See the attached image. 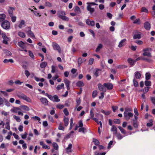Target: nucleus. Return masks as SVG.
I'll return each instance as SVG.
<instances>
[{
  "label": "nucleus",
  "mask_w": 155,
  "mask_h": 155,
  "mask_svg": "<svg viewBox=\"0 0 155 155\" xmlns=\"http://www.w3.org/2000/svg\"><path fill=\"white\" fill-rule=\"evenodd\" d=\"M102 47L103 45L101 44H99L95 50L97 52L99 51L100 49L102 48Z\"/></svg>",
  "instance_id": "obj_33"
},
{
  "label": "nucleus",
  "mask_w": 155,
  "mask_h": 155,
  "mask_svg": "<svg viewBox=\"0 0 155 155\" xmlns=\"http://www.w3.org/2000/svg\"><path fill=\"white\" fill-rule=\"evenodd\" d=\"M141 12L147 13L148 12V10L146 8L143 7L142 8Z\"/></svg>",
  "instance_id": "obj_62"
},
{
  "label": "nucleus",
  "mask_w": 155,
  "mask_h": 155,
  "mask_svg": "<svg viewBox=\"0 0 155 155\" xmlns=\"http://www.w3.org/2000/svg\"><path fill=\"white\" fill-rule=\"evenodd\" d=\"M4 100V102L5 103V105L8 107L10 106V104L8 101L5 98Z\"/></svg>",
  "instance_id": "obj_53"
},
{
  "label": "nucleus",
  "mask_w": 155,
  "mask_h": 155,
  "mask_svg": "<svg viewBox=\"0 0 155 155\" xmlns=\"http://www.w3.org/2000/svg\"><path fill=\"white\" fill-rule=\"evenodd\" d=\"M144 27L147 30H149L151 28L149 22L147 21L144 24Z\"/></svg>",
  "instance_id": "obj_13"
},
{
  "label": "nucleus",
  "mask_w": 155,
  "mask_h": 155,
  "mask_svg": "<svg viewBox=\"0 0 155 155\" xmlns=\"http://www.w3.org/2000/svg\"><path fill=\"white\" fill-rule=\"evenodd\" d=\"M27 33L28 35L31 38H33L35 37L34 34L33 32L30 29V30L27 32Z\"/></svg>",
  "instance_id": "obj_22"
},
{
  "label": "nucleus",
  "mask_w": 155,
  "mask_h": 155,
  "mask_svg": "<svg viewBox=\"0 0 155 155\" xmlns=\"http://www.w3.org/2000/svg\"><path fill=\"white\" fill-rule=\"evenodd\" d=\"M6 15L4 14H0V22L4 21Z\"/></svg>",
  "instance_id": "obj_23"
},
{
  "label": "nucleus",
  "mask_w": 155,
  "mask_h": 155,
  "mask_svg": "<svg viewBox=\"0 0 155 155\" xmlns=\"http://www.w3.org/2000/svg\"><path fill=\"white\" fill-rule=\"evenodd\" d=\"M1 25L3 29L7 30L10 28V24L8 21L5 20L2 22Z\"/></svg>",
  "instance_id": "obj_3"
},
{
  "label": "nucleus",
  "mask_w": 155,
  "mask_h": 155,
  "mask_svg": "<svg viewBox=\"0 0 155 155\" xmlns=\"http://www.w3.org/2000/svg\"><path fill=\"white\" fill-rule=\"evenodd\" d=\"M40 100L42 104L45 105H48V101L46 98L42 97L40 99Z\"/></svg>",
  "instance_id": "obj_8"
},
{
  "label": "nucleus",
  "mask_w": 155,
  "mask_h": 155,
  "mask_svg": "<svg viewBox=\"0 0 155 155\" xmlns=\"http://www.w3.org/2000/svg\"><path fill=\"white\" fill-rule=\"evenodd\" d=\"M39 143L42 146V148L43 149H50V147L45 144L43 141H40Z\"/></svg>",
  "instance_id": "obj_15"
},
{
  "label": "nucleus",
  "mask_w": 155,
  "mask_h": 155,
  "mask_svg": "<svg viewBox=\"0 0 155 155\" xmlns=\"http://www.w3.org/2000/svg\"><path fill=\"white\" fill-rule=\"evenodd\" d=\"M118 127L120 130L121 133L122 134L125 135V136H127L128 135V134H127L124 128H123L122 127L120 126H119Z\"/></svg>",
  "instance_id": "obj_18"
},
{
  "label": "nucleus",
  "mask_w": 155,
  "mask_h": 155,
  "mask_svg": "<svg viewBox=\"0 0 155 155\" xmlns=\"http://www.w3.org/2000/svg\"><path fill=\"white\" fill-rule=\"evenodd\" d=\"M18 45L22 49H24L25 47V43L22 41L18 42Z\"/></svg>",
  "instance_id": "obj_19"
},
{
  "label": "nucleus",
  "mask_w": 155,
  "mask_h": 155,
  "mask_svg": "<svg viewBox=\"0 0 155 155\" xmlns=\"http://www.w3.org/2000/svg\"><path fill=\"white\" fill-rule=\"evenodd\" d=\"M99 90L105 92L106 91V88L104 87V84L102 85L101 84H99L97 85Z\"/></svg>",
  "instance_id": "obj_11"
},
{
  "label": "nucleus",
  "mask_w": 155,
  "mask_h": 155,
  "mask_svg": "<svg viewBox=\"0 0 155 155\" xmlns=\"http://www.w3.org/2000/svg\"><path fill=\"white\" fill-rule=\"evenodd\" d=\"M64 82L66 86L70 85V81L68 80L67 78H65L64 79Z\"/></svg>",
  "instance_id": "obj_41"
},
{
  "label": "nucleus",
  "mask_w": 155,
  "mask_h": 155,
  "mask_svg": "<svg viewBox=\"0 0 155 155\" xmlns=\"http://www.w3.org/2000/svg\"><path fill=\"white\" fill-rule=\"evenodd\" d=\"M52 46L54 50H57L59 53L61 52V49L59 45L55 42H53Z\"/></svg>",
  "instance_id": "obj_7"
},
{
  "label": "nucleus",
  "mask_w": 155,
  "mask_h": 155,
  "mask_svg": "<svg viewBox=\"0 0 155 155\" xmlns=\"http://www.w3.org/2000/svg\"><path fill=\"white\" fill-rule=\"evenodd\" d=\"M149 122L147 124V126L148 127H151L153 125V120L150 119L149 120Z\"/></svg>",
  "instance_id": "obj_39"
},
{
  "label": "nucleus",
  "mask_w": 155,
  "mask_h": 155,
  "mask_svg": "<svg viewBox=\"0 0 155 155\" xmlns=\"http://www.w3.org/2000/svg\"><path fill=\"white\" fill-rule=\"evenodd\" d=\"M141 33L137 31H134L133 34V38L134 39H140L141 38Z\"/></svg>",
  "instance_id": "obj_5"
},
{
  "label": "nucleus",
  "mask_w": 155,
  "mask_h": 155,
  "mask_svg": "<svg viewBox=\"0 0 155 155\" xmlns=\"http://www.w3.org/2000/svg\"><path fill=\"white\" fill-rule=\"evenodd\" d=\"M134 85L135 87H137L138 86V84L137 81L134 78L133 80Z\"/></svg>",
  "instance_id": "obj_47"
},
{
  "label": "nucleus",
  "mask_w": 155,
  "mask_h": 155,
  "mask_svg": "<svg viewBox=\"0 0 155 155\" xmlns=\"http://www.w3.org/2000/svg\"><path fill=\"white\" fill-rule=\"evenodd\" d=\"M45 95L48 97L51 100L54 102H58L60 101V99L58 98V96L56 95H55L53 96H52V95H49L48 94L46 93H45Z\"/></svg>",
  "instance_id": "obj_1"
},
{
  "label": "nucleus",
  "mask_w": 155,
  "mask_h": 155,
  "mask_svg": "<svg viewBox=\"0 0 155 155\" xmlns=\"http://www.w3.org/2000/svg\"><path fill=\"white\" fill-rule=\"evenodd\" d=\"M47 63L46 61L42 62L40 64V67L41 68H45L47 65Z\"/></svg>",
  "instance_id": "obj_24"
},
{
  "label": "nucleus",
  "mask_w": 155,
  "mask_h": 155,
  "mask_svg": "<svg viewBox=\"0 0 155 155\" xmlns=\"http://www.w3.org/2000/svg\"><path fill=\"white\" fill-rule=\"evenodd\" d=\"M86 130V128L83 127H81L78 130V131L80 132L84 133V130Z\"/></svg>",
  "instance_id": "obj_52"
},
{
  "label": "nucleus",
  "mask_w": 155,
  "mask_h": 155,
  "mask_svg": "<svg viewBox=\"0 0 155 155\" xmlns=\"http://www.w3.org/2000/svg\"><path fill=\"white\" fill-rule=\"evenodd\" d=\"M5 128L8 130L10 129V126L9 125V123L8 122H7L5 124Z\"/></svg>",
  "instance_id": "obj_56"
},
{
  "label": "nucleus",
  "mask_w": 155,
  "mask_h": 155,
  "mask_svg": "<svg viewBox=\"0 0 155 155\" xmlns=\"http://www.w3.org/2000/svg\"><path fill=\"white\" fill-rule=\"evenodd\" d=\"M97 94V92L96 90L94 91L92 93V97L95 98Z\"/></svg>",
  "instance_id": "obj_54"
},
{
  "label": "nucleus",
  "mask_w": 155,
  "mask_h": 155,
  "mask_svg": "<svg viewBox=\"0 0 155 155\" xmlns=\"http://www.w3.org/2000/svg\"><path fill=\"white\" fill-rule=\"evenodd\" d=\"M111 130L112 131H114V134H117V128L114 125H112V127H111Z\"/></svg>",
  "instance_id": "obj_27"
},
{
  "label": "nucleus",
  "mask_w": 155,
  "mask_h": 155,
  "mask_svg": "<svg viewBox=\"0 0 155 155\" xmlns=\"http://www.w3.org/2000/svg\"><path fill=\"white\" fill-rule=\"evenodd\" d=\"M76 84V85L78 87H83L84 85V82L82 81H78Z\"/></svg>",
  "instance_id": "obj_21"
},
{
  "label": "nucleus",
  "mask_w": 155,
  "mask_h": 155,
  "mask_svg": "<svg viewBox=\"0 0 155 155\" xmlns=\"http://www.w3.org/2000/svg\"><path fill=\"white\" fill-rule=\"evenodd\" d=\"M64 15H60V18L62 20L65 21H68L69 20V18L68 17Z\"/></svg>",
  "instance_id": "obj_30"
},
{
  "label": "nucleus",
  "mask_w": 155,
  "mask_h": 155,
  "mask_svg": "<svg viewBox=\"0 0 155 155\" xmlns=\"http://www.w3.org/2000/svg\"><path fill=\"white\" fill-rule=\"evenodd\" d=\"M151 77V75L150 74L148 73H147L146 74V77L145 79L147 80H149Z\"/></svg>",
  "instance_id": "obj_42"
},
{
  "label": "nucleus",
  "mask_w": 155,
  "mask_h": 155,
  "mask_svg": "<svg viewBox=\"0 0 155 155\" xmlns=\"http://www.w3.org/2000/svg\"><path fill=\"white\" fill-rule=\"evenodd\" d=\"M21 109L26 110L29 111L30 110L28 107L26 105H22L20 106Z\"/></svg>",
  "instance_id": "obj_25"
},
{
  "label": "nucleus",
  "mask_w": 155,
  "mask_h": 155,
  "mask_svg": "<svg viewBox=\"0 0 155 155\" xmlns=\"http://www.w3.org/2000/svg\"><path fill=\"white\" fill-rule=\"evenodd\" d=\"M25 22L24 20H21V21L18 25V27L19 28H21L22 27H25Z\"/></svg>",
  "instance_id": "obj_17"
},
{
  "label": "nucleus",
  "mask_w": 155,
  "mask_h": 155,
  "mask_svg": "<svg viewBox=\"0 0 155 155\" xmlns=\"http://www.w3.org/2000/svg\"><path fill=\"white\" fill-rule=\"evenodd\" d=\"M133 125L135 128H138V123L137 121H136V120H133Z\"/></svg>",
  "instance_id": "obj_29"
},
{
  "label": "nucleus",
  "mask_w": 155,
  "mask_h": 155,
  "mask_svg": "<svg viewBox=\"0 0 155 155\" xmlns=\"http://www.w3.org/2000/svg\"><path fill=\"white\" fill-rule=\"evenodd\" d=\"M125 136H124L123 137L122 135L120 134H117V137L119 140H121V139L123 137H125Z\"/></svg>",
  "instance_id": "obj_60"
},
{
  "label": "nucleus",
  "mask_w": 155,
  "mask_h": 155,
  "mask_svg": "<svg viewBox=\"0 0 155 155\" xmlns=\"http://www.w3.org/2000/svg\"><path fill=\"white\" fill-rule=\"evenodd\" d=\"M52 146L55 150H58V146L57 143L55 142L53 143Z\"/></svg>",
  "instance_id": "obj_36"
},
{
  "label": "nucleus",
  "mask_w": 155,
  "mask_h": 155,
  "mask_svg": "<svg viewBox=\"0 0 155 155\" xmlns=\"http://www.w3.org/2000/svg\"><path fill=\"white\" fill-rule=\"evenodd\" d=\"M64 84L63 83H62L61 85H58L56 87V89L58 90H59L61 89L62 88L64 87Z\"/></svg>",
  "instance_id": "obj_40"
},
{
  "label": "nucleus",
  "mask_w": 155,
  "mask_h": 155,
  "mask_svg": "<svg viewBox=\"0 0 155 155\" xmlns=\"http://www.w3.org/2000/svg\"><path fill=\"white\" fill-rule=\"evenodd\" d=\"M64 107V105L61 104H58L56 106L57 108L60 109H62Z\"/></svg>",
  "instance_id": "obj_44"
},
{
  "label": "nucleus",
  "mask_w": 155,
  "mask_h": 155,
  "mask_svg": "<svg viewBox=\"0 0 155 155\" xmlns=\"http://www.w3.org/2000/svg\"><path fill=\"white\" fill-rule=\"evenodd\" d=\"M72 147V145L71 143H69L68 147L66 149V152L69 153H70L72 152L71 148Z\"/></svg>",
  "instance_id": "obj_14"
},
{
  "label": "nucleus",
  "mask_w": 155,
  "mask_h": 155,
  "mask_svg": "<svg viewBox=\"0 0 155 155\" xmlns=\"http://www.w3.org/2000/svg\"><path fill=\"white\" fill-rule=\"evenodd\" d=\"M28 135V134L27 132H25L24 134H21V136L22 138L23 139H25Z\"/></svg>",
  "instance_id": "obj_59"
},
{
  "label": "nucleus",
  "mask_w": 155,
  "mask_h": 155,
  "mask_svg": "<svg viewBox=\"0 0 155 155\" xmlns=\"http://www.w3.org/2000/svg\"><path fill=\"white\" fill-rule=\"evenodd\" d=\"M129 63L130 65H133L135 62V60L132 59L131 58H129L127 60Z\"/></svg>",
  "instance_id": "obj_26"
},
{
  "label": "nucleus",
  "mask_w": 155,
  "mask_h": 155,
  "mask_svg": "<svg viewBox=\"0 0 155 155\" xmlns=\"http://www.w3.org/2000/svg\"><path fill=\"white\" fill-rule=\"evenodd\" d=\"M133 114L131 112H127L124 111V117L125 119L127 120H128L130 118L133 117Z\"/></svg>",
  "instance_id": "obj_6"
},
{
  "label": "nucleus",
  "mask_w": 155,
  "mask_h": 155,
  "mask_svg": "<svg viewBox=\"0 0 155 155\" xmlns=\"http://www.w3.org/2000/svg\"><path fill=\"white\" fill-rule=\"evenodd\" d=\"M93 142L94 144L96 146L99 145L100 143L99 141L98 140L95 138L93 139Z\"/></svg>",
  "instance_id": "obj_32"
},
{
  "label": "nucleus",
  "mask_w": 155,
  "mask_h": 155,
  "mask_svg": "<svg viewBox=\"0 0 155 155\" xmlns=\"http://www.w3.org/2000/svg\"><path fill=\"white\" fill-rule=\"evenodd\" d=\"M145 84L147 86H150L151 85V82L150 81L146 80L145 82Z\"/></svg>",
  "instance_id": "obj_35"
},
{
  "label": "nucleus",
  "mask_w": 155,
  "mask_h": 155,
  "mask_svg": "<svg viewBox=\"0 0 155 155\" xmlns=\"http://www.w3.org/2000/svg\"><path fill=\"white\" fill-rule=\"evenodd\" d=\"M106 152L99 153L97 152H95V155H105L106 154Z\"/></svg>",
  "instance_id": "obj_63"
},
{
  "label": "nucleus",
  "mask_w": 155,
  "mask_h": 155,
  "mask_svg": "<svg viewBox=\"0 0 155 155\" xmlns=\"http://www.w3.org/2000/svg\"><path fill=\"white\" fill-rule=\"evenodd\" d=\"M58 129L59 130H62L64 131V128L63 126L61 125V124H59V127H58Z\"/></svg>",
  "instance_id": "obj_61"
},
{
  "label": "nucleus",
  "mask_w": 155,
  "mask_h": 155,
  "mask_svg": "<svg viewBox=\"0 0 155 155\" xmlns=\"http://www.w3.org/2000/svg\"><path fill=\"white\" fill-rule=\"evenodd\" d=\"M58 16L60 18V15H65V13L63 11H59L58 12Z\"/></svg>",
  "instance_id": "obj_38"
},
{
  "label": "nucleus",
  "mask_w": 155,
  "mask_h": 155,
  "mask_svg": "<svg viewBox=\"0 0 155 155\" xmlns=\"http://www.w3.org/2000/svg\"><path fill=\"white\" fill-rule=\"evenodd\" d=\"M4 52L6 55L8 56H10L12 54L11 52L8 50H5L4 51Z\"/></svg>",
  "instance_id": "obj_55"
},
{
  "label": "nucleus",
  "mask_w": 155,
  "mask_h": 155,
  "mask_svg": "<svg viewBox=\"0 0 155 155\" xmlns=\"http://www.w3.org/2000/svg\"><path fill=\"white\" fill-rule=\"evenodd\" d=\"M21 108L19 107H14L13 108V111L15 113H18V110H20Z\"/></svg>",
  "instance_id": "obj_49"
},
{
  "label": "nucleus",
  "mask_w": 155,
  "mask_h": 155,
  "mask_svg": "<svg viewBox=\"0 0 155 155\" xmlns=\"http://www.w3.org/2000/svg\"><path fill=\"white\" fill-rule=\"evenodd\" d=\"M101 70L97 68L95 69L94 71V74L96 77L99 76V73L101 72Z\"/></svg>",
  "instance_id": "obj_16"
},
{
  "label": "nucleus",
  "mask_w": 155,
  "mask_h": 155,
  "mask_svg": "<svg viewBox=\"0 0 155 155\" xmlns=\"http://www.w3.org/2000/svg\"><path fill=\"white\" fill-rule=\"evenodd\" d=\"M73 119L72 118H71L70 119V127L69 128L70 130H71L72 128L73 125Z\"/></svg>",
  "instance_id": "obj_51"
},
{
  "label": "nucleus",
  "mask_w": 155,
  "mask_h": 155,
  "mask_svg": "<svg viewBox=\"0 0 155 155\" xmlns=\"http://www.w3.org/2000/svg\"><path fill=\"white\" fill-rule=\"evenodd\" d=\"M69 119L68 118L65 117L64 118V125L65 127L67 126L68 124Z\"/></svg>",
  "instance_id": "obj_28"
},
{
  "label": "nucleus",
  "mask_w": 155,
  "mask_h": 155,
  "mask_svg": "<svg viewBox=\"0 0 155 155\" xmlns=\"http://www.w3.org/2000/svg\"><path fill=\"white\" fill-rule=\"evenodd\" d=\"M3 43L4 44H5L6 45L8 44V41L9 39L8 38H3Z\"/></svg>",
  "instance_id": "obj_48"
},
{
  "label": "nucleus",
  "mask_w": 155,
  "mask_h": 155,
  "mask_svg": "<svg viewBox=\"0 0 155 155\" xmlns=\"http://www.w3.org/2000/svg\"><path fill=\"white\" fill-rule=\"evenodd\" d=\"M150 87H144V89L143 90V93L144 94H146L147 93Z\"/></svg>",
  "instance_id": "obj_43"
},
{
  "label": "nucleus",
  "mask_w": 155,
  "mask_h": 155,
  "mask_svg": "<svg viewBox=\"0 0 155 155\" xmlns=\"http://www.w3.org/2000/svg\"><path fill=\"white\" fill-rule=\"evenodd\" d=\"M134 77L137 79H139L141 77V74L138 71H136L134 73Z\"/></svg>",
  "instance_id": "obj_20"
},
{
  "label": "nucleus",
  "mask_w": 155,
  "mask_h": 155,
  "mask_svg": "<svg viewBox=\"0 0 155 155\" xmlns=\"http://www.w3.org/2000/svg\"><path fill=\"white\" fill-rule=\"evenodd\" d=\"M15 10L14 7H9V9L8 10V12L10 16L13 15V11Z\"/></svg>",
  "instance_id": "obj_10"
},
{
  "label": "nucleus",
  "mask_w": 155,
  "mask_h": 155,
  "mask_svg": "<svg viewBox=\"0 0 155 155\" xmlns=\"http://www.w3.org/2000/svg\"><path fill=\"white\" fill-rule=\"evenodd\" d=\"M143 55L144 56H146L148 57H151L152 56L150 53L147 52H144V53L143 54Z\"/></svg>",
  "instance_id": "obj_34"
},
{
  "label": "nucleus",
  "mask_w": 155,
  "mask_h": 155,
  "mask_svg": "<svg viewBox=\"0 0 155 155\" xmlns=\"http://www.w3.org/2000/svg\"><path fill=\"white\" fill-rule=\"evenodd\" d=\"M87 4L88 5L87 6V9L89 11L90 14H91L94 11V9L93 8H91V6L97 5L98 4L94 2H87Z\"/></svg>",
  "instance_id": "obj_2"
},
{
  "label": "nucleus",
  "mask_w": 155,
  "mask_h": 155,
  "mask_svg": "<svg viewBox=\"0 0 155 155\" xmlns=\"http://www.w3.org/2000/svg\"><path fill=\"white\" fill-rule=\"evenodd\" d=\"M11 18V20L13 22H15L16 20V17L15 16L12 15V16H10Z\"/></svg>",
  "instance_id": "obj_46"
},
{
  "label": "nucleus",
  "mask_w": 155,
  "mask_h": 155,
  "mask_svg": "<svg viewBox=\"0 0 155 155\" xmlns=\"http://www.w3.org/2000/svg\"><path fill=\"white\" fill-rule=\"evenodd\" d=\"M127 41L126 39H124L121 40L118 45L119 48H121L123 46L125 45V42Z\"/></svg>",
  "instance_id": "obj_12"
},
{
  "label": "nucleus",
  "mask_w": 155,
  "mask_h": 155,
  "mask_svg": "<svg viewBox=\"0 0 155 155\" xmlns=\"http://www.w3.org/2000/svg\"><path fill=\"white\" fill-rule=\"evenodd\" d=\"M74 11L76 12L80 13L81 12L80 8L78 6H76L74 9Z\"/></svg>",
  "instance_id": "obj_37"
},
{
  "label": "nucleus",
  "mask_w": 155,
  "mask_h": 155,
  "mask_svg": "<svg viewBox=\"0 0 155 155\" xmlns=\"http://www.w3.org/2000/svg\"><path fill=\"white\" fill-rule=\"evenodd\" d=\"M14 118L18 122H20L21 121V119L20 118V117L18 116H17L16 115L13 116Z\"/></svg>",
  "instance_id": "obj_45"
},
{
  "label": "nucleus",
  "mask_w": 155,
  "mask_h": 155,
  "mask_svg": "<svg viewBox=\"0 0 155 155\" xmlns=\"http://www.w3.org/2000/svg\"><path fill=\"white\" fill-rule=\"evenodd\" d=\"M104 86L108 90H111L113 88V85L110 83L104 84Z\"/></svg>",
  "instance_id": "obj_9"
},
{
  "label": "nucleus",
  "mask_w": 155,
  "mask_h": 155,
  "mask_svg": "<svg viewBox=\"0 0 155 155\" xmlns=\"http://www.w3.org/2000/svg\"><path fill=\"white\" fill-rule=\"evenodd\" d=\"M150 99L152 103L154 105H155V97H151Z\"/></svg>",
  "instance_id": "obj_64"
},
{
  "label": "nucleus",
  "mask_w": 155,
  "mask_h": 155,
  "mask_svg": "<svg viewBox=\"0 0 155 155\" xmlns=\"http://www.w3.org/2000/svg\"><path fill=\"white\" fill-rule=\"evenodd\" d=\"M28 53H29V55L30 56L31 58H32L33 59H34V58H35V56L34 55L33 53H32V52L30 51H28Z\"/></svg>",
  "instance_id": "obj_58"
},
{
  "label": "nucleus",
  "mask_w": 155,
  "mask_h": 155,
  "mask_svg": "<svg viewBox=\"0 0 155 155\" xmlns=\"http://www.w3.org/2000/svg\"><path fill=\"white\" fill-rule=\"evenodd\" d=\"M18 96L19 98L25 100L27 102L29 103L31 102V99L22 93L19 94L18 95Z\"/></svg>",
  "instance_id": "obj_4"
},
{
  "label": "nucleus",
  "mask_w": 155,
  "mask_h": 155,
  "mask_svg": "<svg viewBox=\"0 0 155 155\" xmlns=\"http://www.w3.org/2000/svg\"><path fill=\"white\" fill-rule=\"evenodd\" d=\"M90 114L91 116V118L93 120L94 118H95L94 117V114L92 109L90 111Z\"/></svg>",
  "instance_id": "obj_50"
},
{
  "label": "nucleus",
  "mask_w": 155,
  "mask_h": 155,
  "mask_svg": "<svg viewBox=\"0 0 155 155\" xmlns=\"http://www.w3.org/2000/svg\"><path fill=\"white\" fill-rule=\"evenodd\" d=\"M18 34L19 36L22 38H24L25 37V33L19 31Z\"/></svg>",
  "instance_id": "obj_31"
},
{
  "label": "nucleus",
  "mask_w": 155,
  "mask_h": 155,
  "mask_svg": "<svg viewBox=\"0 0 155 155\" xmlns=\"http://www.w3.org/2000/svg\"><path fill=\"white\" fill-rule=\"evenodd\" d=\"M63 112L66 116H67L69 115V112L67 108L64 109Z\"/></svg>",
  "instance_id": "obj_57"
}]
</instances>
